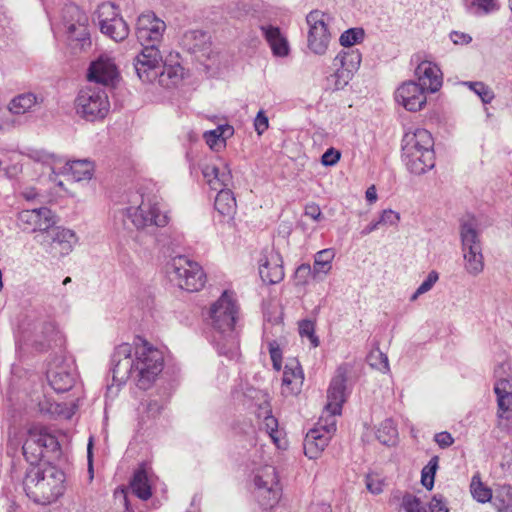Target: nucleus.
<instances>
[{
	"label": "nucleus",
	"mask_w": 512,
	"mask_h": 512,
	"mask_svg": "<svg viewBox=\"0 0 512 512\" xmlns=\"http://www.w3.org/2000/svg\"><path fill=\"white\" fill-rule=\"evenodd\" d=\"M238 306L232 294L224 291L220 298L211 305L210 319L215 330L213 341L220 354L229 358L237 355L239 337L235 323Z\"/></svg>",
	"instance_id": "nucleus-1"
},
{
	"label": "nucleus",
	"mask_w": 512,
	"mask_h": 512,
	"mask_svg": "<svg viewBox=\"0 0 512 512\" xmlns=\"http://www.w3.org/2000/svg\"><path fill=\"white\" fill-rule=\"evenodd\" d=\"M254 127L258 135H262L269 127L268 117L260 110L254 120Z\"/></svg>",
	"instance_id": "nucleus-57"
},
{
	"label": "nucleus",
	"mask_w": 512,
	"mask_h": 512,
	"mask_svg": "<svg viewBox=\"0 0 512 512\" xmlns=\"http://www.w3.org/2000/svg\"><path fill=\"white\" fill-rule=\"evenodd\" d=\"M299 333L301 336H305L310 339L312 345L317 347L319 340L315 336V324L311 320H302L299 322Z\"/></svg>",
	"instance_id": "nucleus-51"
},
{
	"label": "nucleus",
	"mask_w": 512,
	"mask_h": 512,
	"mask_svg": "<svg viewBox=\"0 0 512 512\" xmlns=\"http://www.w3.org/2000/svg\"><path fill=\"white\" fill-rule=\"evenodd\" d=\"M434 441L440 448L445 449L454 443V438L449 432L443 431L435 434Z\"/></svg>",
	"instance_id": "nucleus-58"
},
{
	"label": "nucleus",
	"mask_w": 512,
	"mask_h": 512,
	"mask_svg": "<svg viewBox=\"0 0 512 512\" xmlns=\"http://www.w3.org/2000/svg\"><path fill=\"white\" fill-rule=\"evenodd\" d=\"M254 485V496L262 509H272L278 504L282 488L274 466L264 465L258 468L254 476Z\"/></svg>",
	"instance_id": "nucleus-10"
},
{
	"label": "nucleus",
	"mask_w": 512,
	"mask_h": 512,
	"mask_svg": "<svg viewBox=\"0 0 512 512\" xmlns=\"http://www.w3.org/2000/svg\"><path fill=\"white\" fill-rule=\"evenodd\" d=\"M76 242L77 237L74 231L54 225L42 234V239L40 240V244L44 247L46 252L53 257L68 255Z\"/></svg>",
	"instance_id": "nucleus-14"
},
{
	"label": "nucleus",
	"mask_w": 512,
	"mask_h": 512,
	"mask_svg": "<svg viewBox=\"0 0 512 512\" xmlns=\"http://www.w3.org/2000/svg\"><path fill=\"white\" fill-rule=\"evenodd\" d=\"M226 131H230V133H232V127L228 125L218 126L214 130L204 132L203 138L211 149L218 150L220 147L225 145L223 135Z\"/></svg>",
	"instance_id": "nucleus-41"
},
{
	"label": "nucleus",
	"mask_w": 512,
	"mask_h": 512,
	"mask_svg": "<svg viewBox=\"0 0 512 512\" xmlns=\"http://www.w3.org/2000/svg\"><path fill=\"white\" fill-rule=\"evenodd\" d=\"M303 384V373L297 361L287 363L282 377L281 392L284 396L296 395L301 391Z\"/></svg>",
	"instance_id": "nucleus-25"
},
{
	"label": "nucleus",
	"mask_w": 512,
	"mask_h": 512,
	"mask_svg": "<svg viewBox=\"0 0 512 512\" xmlns=\"http://www.w3.org/2000/svg\"><path fill=\"white\" fill-rule=\"evenodd\" d=\"M367 362L373 369L380 372L385 373L389 371L388 357L379 349H374L368 354Z\"/></svg>",
	"instance_id": "nucleus-44"
},
{
	"label": "nucleus",
	"mask_w": 512,
	"mask_h": 512,
	"mask_svg": "<svg viewBox=\"0 0 512 512\" xmlns=\"http://www.w3.org/2000/svg\"><path fill=\"white\" fill-rule=\"evenodd\" d=\"M75 108L77 114L87 121L105 118L110 109L106 90L89 83L79 91L75 100Z\"/></svg>",
	"instance_id": "nucleus-9"
},
{
	"label": "nucleus",
	"mask_w": 512,
	"mask_h": 512,
	"mask_svg": "<svg viewBox=\"0 0 512 512\" xmlns=\"http://www.w3.org/2000/svg\"><path fill=\"white\" fill-rule=\"evenodd\" d=\"M118 7L111 2H104L98 6L97 19L99 26L109 22H114L116 19H121Z\"/></svg>",
	"instance_id": "nucleus-40"
},
{
	"label": "nucleus",
	"mask_w": 512,
	"mask_h": 512,
	"mask_svg": "<svg viewBox=\"0 0 512 512\" xmlns=\"http://www.w3.org/2000/svg\"><path fill=\"white\" fill-rule=\"evenodd\" d=\"M462 250L482 249L478 221L474 216H466L460 222Z\"/></svg>",
	"instance_id": "nucleus-26"
},
{
	"label": "nucleus",
	"mask_w": 512,
	"mask_h": 512,
	"mask_svg": "<svg viewBox=\"0 0 512 512\" xmlns=\"http://www.w3.org/2000/svg\"><path fill=\"white\" fill-rule=\"evenodd\" d=\"M137 198H140V203L133 201L136 205L127 207L124 214L138 230L150 226L165 227L169 223V216L161 209L156 196L139 195Z\"/></svg>",
	"instance_id": "nucleus-7"
},
{
	"label": "nucleus",
	"mask_w": 512,
	"mask_h": 512,
	"mask_svg": "<svg viewBox=\"0 0 512 512\" xmlns=\"http://www.w3.org/2000/svg\"><path fill=\"white\" fill-rule=\"evenodd\" d=\"M450 39L454 44L460 45L469 44L472 41V37L469 34L458 31H453L450 34Z\"/></svg>",
	"instance_id": "nucleus-63"
},
{
	"label": "nucleus",
	"mask_w": 512,
	"mask_h": 512,
	"mask_svg": "<svg viewBox=\"0 0 512 512\" xmlns=\"http://www.w3.org/2000/svg\"><path fill=\"white\" fill-rule=\"evenodd\" d=\"M361 61L362 55L359 50L350 49L339 52L334 58L333 65L343 67L354 74L359 69Z\"/></svg>",
	"instance_id": "nucleus-32"
},
{
	"label": "nucleus",
	"mask_w": 512,
	"mask_h": 512,
	"mask_svg": "<svg viewBox=\"0 0 512 512\" xmlns=\"http://www.w3.org/2000/svg\"><path fill=\"white\" fill-rule=\"evenodd\" d=\"M340 159V153L335 151L333 148L328 149L321 158V162L324 166H333Z\"/></svg>",
	"instance_id": "nucleus-60"
},
{
	"label": "nucleus",
	"mask_w": 512,
	"mask_h": 512,
	"mask_svg": "<svg viewBox=\"0 0 512 512\" xmlns=\"http://www.w3.org/2000/svg\"><path fill=\"white\" fill-rule=\"evenodd\" d=\"M47 378L51 387L58 393L69 391L75 383L76 375L71 365L62 363L51 367L47 371Z\"/></svg>",
	"instance_id": "nucleus-24"
},
{
	"label": "nucleus",
	"mask_w": 512,
	"mask_h": 512,
	"mask_svg": "<svg viewBox=\"0 0 512 512\" xmlns=\"http://www.w3.org/2000/svg\"><path fill=\"white\" fill-rule=\"evenodd\" d=\"M162 408V404L157 400H149L146 403V412L151 417L157 416L161 412Z\"/></svg>",
	"instance_id": "nucleus-64"
},
{
	"label": "nucleus",
	"mask_w": 512,
	"mask_h": 512,
	"mask_svg": "<svg viewBox=\"0 0 512 512\" xmlns=\"http://www.w3.org/2000/svg\"><path fill=\"white\" fill-rule=\"evenodd\" d=\"M218 194L215 198V209L222 216L232 218L236 213V200L228 187H220Z\"/></svg>",
	"instance_id": "nucleus-30"
},
{
	"label": "nucleus",
	"mask_w": 512,
	"mask_h": 512,
	"mask_svg": "<svg viewBox=\"0 0 512 512\" xmlns=\"http://www.w3.org/2000/svg\"><path fill=\"white\" fill-rule=\"evenodd\" d=\"M402 143L403 158L411 173L421 175L434 167V140L428 130L417 128L407 132Z\"/></svg>",
	"instance_id": "nucleus-3"
},
{
	"label": "nucleus",
	"mask_w": 512,
	"mask_h": 512,
	"mask_svg": "<svg viewBox=\"0 0 512 512\" xmlns=\"http://www.w3.org/2000/svg\"><path fill=\"white\" fill-rule=\"evenodd\" d=\"M305 215L310 217L315 221H319L322 217V212L320 207L315 203L307 204L305 207Z\"/></svg>",
	"instance_id": "nucleus-62"
},
{
	"label": "nucleus",
	"mask_w": 512,
	"mask_h": 512,
	"mask_svg": "<svg viewBox=\"0 0 512 512\" xmlns=\"http://www.w3.org/2000/svg\"><path fill=\"white\" fill-rule=\"evenodd\" d=\"M498 416L503 417V413L512 410V392L497 395Z\"/></svg>",
	"instance_id": "nucleus-53"
},
{
	"label": "nucleus",
	"mask_w": 512,
	"mask_h": 512,
	"mask_svg": "<svg viewBox=\"0 0 512 512\" xmlns=\"http://www.w3.org/2000/svg\"><path fill=\"white\" fill-rule=\"evenodd\" d=\"M87 76L89 82L96 86H99V84L108 86L114 83L118 72L113 59L107 55H101L91 63Z\"/></svg>",
	"instance_id": "nucleus-21"
},
{
	"label": "nucleus",
	"mask_w": 512,
	"mask_h": 512,
	"mask_svg": "<svg viewBox=\"0 0 512 512\" xmlns=\"http://www.w3.org/2000/svg\"><path fill=\"white\" fill-rule=\"evenodd\" d=\"M352 368L350 363H342L338 366L327 391V403L322 414L325 418L336 419V416L341 414L342 406L348 396L346 382Z\"/></svg>",
	"instance_id": "nucleus-11"
},
{
	"label": "nucleus",
	"mask_w": 512,
	"mask_h": 512,
	"mask_svg": "<svg viewBox=\"0 0 512 512\" xmlns=\"http://www.w3.org/2000/svg\"><path fill=\"white\" fill-rule=\"evenodd\" d=\"M136 386L142 390L149 389L164 367L163 353L145 340L134 346Z\"/></svg>",
	"instance_id": "nucleus-4"
},
{
	"label": "nucleus",
	"mask_w": 512,
	"mask_h": 512,
	"mask_svg": "<svg viewBox=\"0 0 512 512\" xmlns=\"http://www.w3.org/2000/svg\"><path fill=\"white\" fill-rule=\"evenodd\" d=\"M333 258L334 252L331 249H323L317 252L313 264V277H317L319 273L327 274L332 268Z\"/></svg>",
	"instance_id": "nucleus-39"
},
{
	"label": "nucleus",
	"mask_w": 512,
	"mask_h": 512,
	"mask_svg": "<svg viewBox=\"0 0 512 512\" xmlns=\"http://www.w3.org/2000/svg\"><path fill=\"white\" fill-rule=\"evenodd\" d=\"M183 77V68L179 65H162L156 81L160 86L176 85Z\"/></svg>",
	"instance_id": "nucleus-34"
},
{
	"label": "nucleus",
	"mask_w": 512,
	"mask_h": 512,
	"mask_svg": "<svg viewBox=\"0 0 512 512\" xmlns=\"http://www.w3.org/2000/svg\"><path fill=\"white\" fill-rule=\"evenodd\" d=\"M165 30V22L153 12L142 13L137 19L136 36L141 46L159 48Z\"/></svg>",
	"instance_id": "nucleus-16"
},
{
	"label": "nucleus",
	"mask_w": 512,
	"mask_h": 512,
	"mask_svg": "<svg viewBox=\"0 0 512 512\" xmlns=\"http://www.w3.org/2000/svg\"><path fill=\"white\" fill-rule=\"evenodd\" d=\"M512 382L509 379L503 378L496 381L494 385V392L496 395L512 392Z\"/></svg>",
	"instance_id": "nucleus-61"
},
{
	"label": "nucleus",
	"mask_w": 512,
	"mask_h": 512,
	"mask_svg": "<svg viewBox=\"0 0 512 512\" xmlns=\"http://www.w3.org/2000/svg\"><path fill=\"white\" fill-rule=\"evenodd\" d=\"M464 85L469 87L470 90L477 94L485 104L491 103L495 97L492 89L483 82L468 81L464 82Z\"/></svg>",
	"instance_id": "nucleus-46"
},
{
	"label": "nucleus",
	"mask_w": 512,
	"mask_h": 512,
	"mask_svg": "<svg viewBox=\"0 0 512 512\" xmlns=\"http://www.w3.org/2000/svg\"><path fill=\"white\" fill-rule=\"evenodd\" d=\"M470 490L473 498L480 503L489 502L492 498L491 489L484 486L479 475H474L472 477Z\"/></svg>",
	"instance_id": "nucleus-43"
},
{
	"label": "nucleus",
	"mask_w": 512,
	"mask_h": 512,
	"mask_svg": "<svg viewBox=\"0 0 512 512\" xmlns=\"http://www.w3.org/2000/svg\"><path fill=\"white\" fill-rule=\"evenodd\" d=\"M417 84L426 92L435 93L442 86V72L433 62L422 61L415 69Z\"/></svg>",
	"instance_id": "nucleus-22"
},
{
	"label": "nucleus",
	"mask_w": 512,
	"mask_h": 512,
	"mask_svg": "<svg viewBox=\"0 0 512 512\" xmlns=\"http://www.w3.org/2000/svg\"><path fill=\"white\" fill-rule=\"evenodd\" d=\"M100 30L116 42L125 40L130 31L128 24L123 18L101 25Z\"/></svg>",
	"instance_id": "nucleus-36"
},
{
	"label": "nucleus",
	"mask_w": 512,
	"mask_h": 512,
	"mask_svg": "<svg viewBox=\"0 0 512 512\" xmlns=\"http://www.w3.org/2000/svg\"><path fill=\"white\" fill-rule=\"evenodd\" d=\"M336 432V419L321 415L316 426L310 429L304 439V453L309 459H317Z\"/></svg>",
	"instance_id": "nucleus-12"
},
{
	"label": "nucleus",
	"mask_w": 512,
	"mask_h": 512,
	"mask_svg": "<svg viewBox=\"0 0 512 512\" xmlns=\"http://www.w3.org/2000/svg\"><path fill=\"white\" fill-rule=\"evenodd\" d=\"M497 0H466V9L468 13L481 16L490 14L499 9Z\"/></svg>",
	"instance_id": "nucleus-38"
},
{
	"label": "nucleus",
	"mask_w": 512,
	"mask_h": 512,
	"mask_svg": "<svg viewBox=\"0 0 512 512\" xmlns=\"http://www.w3.org/2000/svg\"><path fill=\"white\" fill-rule=\"evenodd\" d=\"M402 506L406 512H427L420 499L412 494L403 496Z\"/></svg>",
	"instance_id": "nucleus-52"
},
{
	"label": "nucleus",
	"mask_w": 512,
	"mask_h": 512,
	"mask_svg": "<svg viewBox=\"0 0 512 512\" xmlns=\"http://www.w3.org/2000/svg\"><path fill=\"white\" fill-rule=\"evenodd\" d=\"M256 416L260 421V430L264 431L269 436L277 448H283V444L285 443L280 438L278 420L272 415L270 402L266 398L259 404L256 410Z\"/></svg>",
	"instance_id": "nucleus-23"
},
{
	"label": "nucleus",
	"mask_w": 512,
	"mask_h": 512,
	"mask_svg": "<svg viewBox=\"0 0 512 512\" xmlns=\"http://www.w3.org/2000/svg\"><path fill=\"white\" fill-rule=\"evenodd\" d=\"M308 26V48L317 55L326 53L331 38L336 34L334 17L324 11L315 9L306 16Z\"/></svg>",
	"instance_id": "nucleus-6"
},
{
	"label": "nucleus",
	"mask_w": 512,
	"mask_h": 512,
	"mask_svg": "<svg viewBox=\"0 0 512 512\" xmlns=\"http://www.w3.org/2000/svg\"><path fill=\"white\" fill-rule=\"evenodd\" d=\"M134 361V347L129 343H122L115 347L111 356V372L113 383L121 386L132 379L136 384V371Z\"/></svg>",
	"instance_id": "nucleus-13"
},
{
	"label": "nucleus",
	"mask_w": 512,
	"mask_h": 512,
	"mask_svg": "<svg viewBox=\"0 0 512 512\" xmlns=\"http://www.w3.org/2000/svg\"><path fill=\"white\" fill-rule=\"evenodd\" d=\"M464 268L470 275L476 276L484 269L482 249L462 250Z\"/></svg>",
	"instance_id": "nucleus-35"
},
{
	"label": "nucleus",
	"mask_w": 512,
	"mask_h": 512,
	"mask_svg": "<svg viewBox=\"0 0 512 512\" xmlns=\"http://www.w3.org/2000/svg\"><path fill=\"white\" fill-rule=\"evenodd\" d=\"M312 269L309 264H302L296 270V280L299 284H306L311 276Z\"/></svg>",
	"instance_id": "nucleus-59"
},
{
	"label": "nucleus",
	"mask_w": 512,
	"mask_h": 512,
	"mask_svg": "<svg viewBox=\"0 0 512 512\" xmlns=\"http://www.w3.org/2000/svg\"><path fill=\"white\" fill-rule=\"evenodd\" d=\"M60 450L57 438L43 425H31L26 434L22 451L31 466L38 463L48 454H56Z\"/></svg>",
	"instance_id": "nucleus-5"
},
{
	"label": "nucleus",
	"mask_w": 512,
	"mask_h": 512,
	"mask_svg": "<svg viewBox=\"0 0 512 512\" xmlns=\"http://www.w3.org/2000/svg\"><path fill=\"white\" fill-rule=\"evenodd\" d=\"M280 253L273 248L264 249L259 259V275L263 282L276 284L283 280L284 269Z\"/></svg>",
	"instance_id": "nucleus-19"
},
{
	"label": "nucleus",
	"mask_w": 512,
	"mask_h": 512,
	"mask_svg": "<svg viewBox=\"0 0 512 512\" xmlns=\"http://www.w3.org/2000/svg\"><path fill=\"white\" fill-rule=\"evenodd\" d=\"M68 38L74 49L85 50L91 46L90 34L85 23H73L68 26Z\"/></svg>",
	"instance_id": "nucleus-29"
},
{
	"label": "nucleus",
	"mask_w": 512,
	"mask_h": 512,
	"mask_svg": "<svg viewBox=\"0 0 512 512\" xmlns=\"http://www.w3.org/2000/svg\"><path fill=\"white\" fill-rule=\"evenodd\" d=\"M162 55L153 45L142 46L141 52L134 58V70L142 82L156 81L161 69Z\"/></svg>",
	"instance_id": "nucleus-17"
},
{
	"label": "nucleus",
	"mask_w": 512,
	"mask_h": 512,
	"mask_svg": "<svg viewBox=\"0 0 512 512\" xmlns=\"http://www.w3.org/2000/svg\"><path fill=\"white\" fill-rule=\"evenodd\" d=\"M383 481L377 476L368 475L366 477V487L372 494H380L383 491Z\"/></svg>",
	"instance_id": "nucleus-56"
},
{
	"label": "nucleus",
	"mask_w": 512,
	"mask_h": 512,
	"mask_svg": "<svg viewBox=\"0 0 512 512\" xmlns=\"http://www.w3.org/2000/svg\"><path fill=\"white\" fill-rule=\"evenodd\" d=\"M55 216L47 207L26 209L18 213L17 223L23 231L46 232L55 224Z\"/></svg>",
	"instance_id": "nucleus-18"
},
{
	"label": "nucleus",
	"mask_w": 512,
	"mask_h": 512,
	"mask_svg": "<svg viewBox=\"0 0 512 512\" xmlns=\"http://www.w3.org/2000/svg\"><path fill=\"white\" fill-rule=\"evenodd\" d=\"M400 214L392 209H385L377 220L380 227H397L400 222Z\"/></svg>",
	"instance_id": "nucleus-49"
},
{
	"label": "nucleus",
	"mask_w": 512,
	"mask_h": 512,
	"mask_svg": "<svg viewBox=\"0 0 512 512\" xmlns=\"http://www.w3.org/2000/svg\"><path fill=\"white\" fill-rule=\"evenodd\" d=\"M130 486L132 492L141 500H148L152 496L149 479L143 469H139L134 473Z\"/></svg>",
	"instance_id": "nucleus-33"
},
{
	"label": "nucleus",
	"mask_w": 512,
	"mask_h": 512,
	"mask_svg": "<svg viewBox=\"0 0 512 512\" xmlns=\"http://www.w3.org/2000/svg\"><path fill=\"white\" fill-rule=\"evenodd\" d=\"M23 489L35 503L51 504L64 494L65 474L58 467L47 463L31 466L26 471Z\"/></svg>",
	"instance_id": "nucleus-2"
},
{
	"label": "nucleus",
	"mask_w": 512,
	"mask_h": 512,
	"mask_svg": "<svg viewBox=\"0 0 512 512\" xmlns=\"http://www.w3.org/2000/svg\"><path fill=\"white\" fill-rule=\"evenodd\" d=\"M335 73L332 75L334 79V90L343 89L353 77V73L343 67H335Z\"/></svg>",
	"instance_id": "nucleus-50"
},
{
	"label": "nucleus",
	"mask_w": 512,
	"mask_h": 512,
	"mask_svg": "<svg viewBox=\"0 0 512 512\" xmlns=\"http://www.w3.org/2000/svg\"><path fill=\"white\" fill-rule=\"evenodd\" d=\"M364 35L362 28H350L340 35L339 42L343 47H351L360 43L364 39Z\"/></svg>",
	"instance_id": "nucleus-47"
},
{
	"label": "nucleus",
	"mask_w": 512,
	"mask_h": 512,
	"mask_svg": "<svg viewBox=\"0 0 512 512\" xmlns=\"http://www.w3.org/2000/svg\"><path fill=\"white\" fill-rule=\"evenodd\" d=\"M495 506L499 512L512 511V486H500L495 495Z\"/></svg>",
	"instance_id": "nucleus-42"
},
{
	"label": "nucleus",
	"mask_w": 512,
	"mask_h": 512,
	"mask_svg": "<svg viewBox=\"0 0 512 512\" xmlns=\"http://www.w3.org/2000/svg\"><path fill=\"white\" fill-rule=\"evenodd\" d=\"M202 174L213 190L228 187L232 182L231 170L227 164H224L222 170L214 164H205L202 167Z\"/></svg>",
	"instance_id": "nucleus-27"
},
{
	"label": "nucleus",
	"mask_w": 512,
	"mask_h": 512,
	"mask_svg": "<svg viewBox=\"0 0 512 512\" xmlns=\"http://www.w3.org/2000/svg\"><path fill=\"white\" fill-rule=\"evenodd\" d=\"M376 437L380 443L393 446L398 440V431L392 419H385L376 431Z\"/></svg>",
	"instance_id": "nucleus-37"
},
{
	"label": "nucleus",
	"mask_w": 512,
	"mask_h": 512,
	"mask_svg": "<svg viewBox=\"0 0 512 512\" xmlns=\"http://www.w3.org/2000/svg\"><path fill=\"white\" fill-rule=\"evenodd\" d=\"M395 99L398 104L412 112L421 110L427 101L426 91L415 81L400 85L395 92Z\"/></svg>",
	"instance_id": "nucleus-20"
},
{
	"label": "nucleus",
	"mask_w": 512,
	"mask_h": 512,
	"mask_svg": "<svg viewBox=\"0 0 512 512\" xmlns=\"http://www.w3.org/2000/svg\"><path fill=\"white\" fill-rule=\"evenodd\" d=\"M439 275L436 271H431L427 278L420 284V286L416 289V291L411 295L410 301H415L417 298L430 291L434 284L438 281Z\"/></svg>",
	"instance_id": "nucleus-48"
},
{
	"label": "nucleus",
	"mask_w": 512,
	"mask_h": 512,
	"mask_svg": "<svg viewBox=\"0 0 512 512\" xmlns=\"http://www.w3.org/2000/svg\"><path fill=\"white\" fill-rule=\"evenodd\" d=\"M438 456H433L428 464L422 469L421 482L424 487L431 490L434 486V477L438 468Z\"/></svg>",
	"instance_id": "nucleus-45"
},
{
	"label": "nucleus",
	"mask_w": 512,
	"mask_h": 512,
	"mask_svg": "<svg viewBox=\"0 0 512 512\" xmlns=\"http://www.w3.org/2000/svg\"><path fill=\"white\" fill-rule=\"evenodd\" d=\"M167 274L171 282L188 292L201 290L206 282L202 267L182 255L172 258L167 264Z\"/></svg>",
	"instance_id": "nucleus-8"
},
{
	"label": "nucleus",
	"mask_w": 512,
	"mask_h": 512,
	"mask_svg": "<svg viewBox=\"0 0 512 512\" xmlns=\"http://www.w3.org/2000/svg\"><path fill=\"white\" fill-rule=\"evenodd\" d=\"M43 161L51 169V180L56 182V176L62 174L71 177L74 181L89 180L92 177L93 165L87 160H75L65 162L54 156H45L37 158Z\"/></svg>",
	"instance_id": "nucleus-15"
},
{
	"label": "nucleus",
	"mask_w": 512,
	"mask_h": 512,
	"mask_svg": "<svg viewBox=\"0 0 512 512\" xmlns=\"http://www.w3.org/2000/svg\"><path fill=\"white\" fill-rule=\"evenodd\" d=\"M431 512H449L447 500L443 495H434L429 504Z\"/></svg>",
	"instance_id": "nucleus-55"
},
{
	"label": "nucleus",
	"mask_w": 512,
	"mask_h": 512,
	"mask_svg": "<svg viewBox=\"0 0 512 512\" xmlns=\"http://www.w3.org/2000/svg\"><path fill=\"white\" fill-rule=\"evenodd\" d=\"M42 102L43 97L27 92L14 97L9 104V110L13 114H24Z\"/></svg>",
	"instance_id": "nucleus-31"
},
{
	"label": "nucleus",
	"mask_w": 512,
	"mask_h": 512,
	"mask_svg": "<svg viewBox=\"0 0 512 512\" xmlns=\"http://www.w3.org/2000/svg\"><path fill=\"white\" fill-rule=\"evenodd\" d=\"M261 30L275 56L285 57L288 55V42L286 38L281 34L278 27L272 25H263L261 26Z\"/></svg>",
	"instance_id": "nucleus-28"
},
{
	"label": "nucleus",
	"mask_w": 512,
	"mask_h": 512,
	"mask_svg": "<svg viewBox=\"0 0 512 512\" xmlns=\"http://www.w3.org/2000/svg\"><path fill=\"white\" fill-rule=\"evenodd\" d=\"M268 349L274 369H281L282 353L276 341L268 342Z\"/></svg>",
	"instance_id": "nucleus-54"
}]
</instances>
